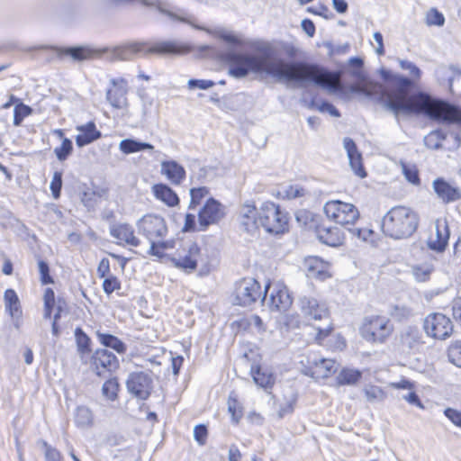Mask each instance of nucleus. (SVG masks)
<instances>
[{
    "instance_id": "6e6552de",
    "label": "nucleus",
    "mask_w": 461,
    "mask_h": 461,
    "mask_svg": "<svg viewBox=\"0 0 461 461\" xmlns=\"http://www.w3.org/2000/svg\"><path fill=\"white\" fill-rule=\"evenodd\" d=\"M360 337L372 345L384 344L394 331L391 320L383 314H372L363 319L359 326Z\"/></svg>"
},
{
    "instance_id": "ea45409f",
    "label": "nucleus",
    "mask_w": 461,
    "mask_h": 461,
    "mask_svg": "<svg viewBox=\"0 0 461 461\" xmlns=\"http://www.w3.org/2000/svg\"><path fill=\"white\" fill-rule=\"evenodd\" d=\"M190 193V201L188 203L189 210L196 209L202 202L209 198L210 195V188L208 186H196L192 187L189 191Z\"/></svg>"
},
{
    "instance_id": "052dcab7",
    "label": "nucleus",
    "mask_w": 461,
    "mask_h": 461,
    "mask_svg": "<svg viewBox=\"0 0 461 461\" xmlns=\"http://www.w3.org/2000/svg\"><path fill=\"white\" fill-rule=\"evenodd\" d=\"M453 319L461 326V296L455 297L451 302Z\"/></svg>"
},
{
    "instance_id": "bf43d9fd",
    "label": "nucleus",
    "mask_w": 461,
    "mask_h": 461,
    "mask_svg": "<svg viewBox=\"0 0 461 461\" xmlns=\"http://www.w3.org/2000/svg\"><path fill=\"white\" fill-rule=\"evenodd\" d=\"M389 386L394 390H408L412 391L415 389V383L406 377H402L397 382L390 383Z\"/></svg>"
},
{
    "instance_id": "0eeeda50",
    "label": "nucleus",
    "mask_w": 461,
    "mask_h": 461,
    "mask_svg": "<svg viewBox=\"0 0 461 461\" xmlns=\"http://www.w3.org/2000/svg\"><path fill=\"white\" fill-rule=\"evenodd\" d=\"M132 58L147 56H176L190 51V48L174 41L126 42Z\"/></svg>"
},
{
    "instance_id": "f257e3e1",
    "label": "nucleus",
    "mask_w": 461,
    "mask_h": 461,
    "mask_svg": "<svg viewBox=\"0 0 461 461\" xmlns=\"http://www.w3.org/2000/svg\"><path fill=\"white\" fill-rule=\"evenodd\" d=\"M230 74L241 77L249 72L266 73L289 81H312L332 91H342L341 71L330 72L316 65L304 63H286L273 56L270 50H258L256 55L228 56Z\"/></svg>"
},
{
    "instance_id": "e433bc0d",
    "label": "nucleus",
    "mask_w": 461,
    "mask_h": 461,
    "mask_svg": "<svg viewBox=\"0 0 461 461\" xmlns=\"http://www.w3.org/2000/svg\"><path fill=\"white\" fill-rule=\"evenodd\" d=\"M60 54L68 56L75 61L88 60L95 57V51L85 46L64 48Z\"/></svg>"
},
{
    "instance_id": "13d9d810",
    "label": "nucleus",
    "mask_w": 461,
    "mask_h": 461,
    "mask_svg": "<svg viewBox=\"0 0 461 461\" xmlns=\"http://www.w3.org/2000/svg\"><path fill=\"white\" fill-rule=\"evenodd\" d=\"M444 415L457 428L461 429V411L455 408H446Z\"/></svg>"
},
{
    "instance_id": "37998d69",
    "label": "nucleus",
    "mask_w": 461,
    "mask_h": 461,
    "mask_svg": "<svg viewBox=\"0 0 461 461\" xmlns=\"http://www.w3.org/2000/svg\"><path fill=\"white\" fill-rule=\"evenodd\" d=\"M32 113V109L20 101L14 109V125L20 126L23 120Z\"/></svg>"
},
{
    "instance_id": "58836bf2",
    "label": "nucleus",
    "mask_w": 461,
    "mask_h": 461,
    "mask_svg": "<svg viewBox=\"0 0 461 461\" xmlns=\"http://www.w3.org/2000/svg\"><path fill=\"white\" fill-rule=\"evenodd\" d=\"M228 412L230 415L231 422L239 425L244 415V408L237 396L230 395L227 400Z\"/></svg>"
},
{
    "instance_id": "680f3d73",
    "label": "nucleus",
    "mask_w": 461,
    "mask_h": 461,
    "mask_svg": "<svg viewBox=\"0 0 461 461\" xmlns=\"http://www.w3.org/2000/svg\"><path fill=\"white\" fill-rule=\"evenodd\" d=\"M97 276L103 278L111 276V265L107 258H103L97 266Z\"/></svg>"
},
{
    "instance_id": "393cba45",
    "label": "nucleus",
    "mask_w": 461,
    "mask_h": 461,
    "mask_svg": "<svg viewBox=\"0 0 461 461\" xmlns=\"http://www.w3.org/2000/svg\"><path fill=\"white\" fill-rule=\"evenodd\" d=\"M303 310L313 322L322 321L332 318L330 311L326 303L315 298L305 299L303 303Z\"/></svg>"
},
{
    "instance_id": "2eb2a0df",
    "label": "nucleus",
    "mask_w": 461,
    "mask_h": 461,
    "mask_svg": "<svg viewBox=\"0 0 461 461\" xmlns=\"http://www.w3.org/2000/svg\"><path fill=\"white\" fill-rule=\"evenodd\" d=\"M44 318L50 319L54 310L52 321V333L55 336L59 334V320L61 318L63 312L68 308V303L65 298L58 297L56 299L55 293L52 288H46L43 294Z\"/></svg>"
},
{
    "instance_id": "4468645a",
    "label": "nucleus",
    "mask_w": 461,
    "mask_h": 461,
    "mask_svg": "<svg viewBox=\"0 0 461 461\" xmlns=\"http://www.w3.org/2000/svg\"><path fill=\"white\" fill-rule=\"evenodd\" d=\"M302 374L316 382L331 378L339 370V364L334 358H316L306 356L300 361Z\"/></svg>"
},
{
    "instance_id": "69168bd1",
    "label": "nucleus",
    "mask_w": 461,
    "mask_h": 461,
    "mask_svg": "<svg viewBox=\"0 0 461 461\" xmlns=\"http://www.w3.org/2000/svg\"><path fill=\"white\" fill-rule=\"evenodd\" d=\"M357 238L362 239L363 240H372L374 238L375 232L369 228H357L351 230Z\"/></svg>"
},
{
    "instance_id": "79ce46f5",
    "label": "nucleus",
    "mask_w": 461,
    "mask_h": 461,
    "mask_svg": "<svg viewBox=\"0 0 461 461\" xmlns=\"http://www.w3.org/2000/svg\"><path fill=\"white\" fill-rule=\"evenodd\" d=\"M348 68L350 77L356 81L359 82L364 79V61L358 57L351 58L348 60Z\"/></svg>"
},
{
    "instance_id": "f704fd0d",
    "label": "nucleus",
    "mask_w": 461,
    "mask_h": 461,
    "mask_svg": "<svg viewBox=\"0 0 461 461\" xmlns=\"http://www.w3.org/2000/svg\"><path fill=\"white\" fill-rule=\"evenodd\" d=\"M52 134L61 140V144L54 149V154L59 161H65L73 152L72 140L65 135L62 129L53 130Z\"/></svg>"
},
{
    "instance_id": "dca6fc26",
    "label": "nucleus",
    "mask_w": 461,
    "mask_h": 461,
    "mask_svg": "<svg viewBox=\"0 0 461 461\" xmlns=\"http://www.w3.org/2000/svg\"><path fill=\"white\" fill-rule=\"evenodd\" d=\"M268 306L272 312L286 313L293 305V297L287 286L281 282L271 284Z\"/></svg>"
},
{
    "instance_id": "473e14b6",
    "label": "nucleus",
    "mask_w": 461,
    "mask_h": 461,
    "mask_svg": "<svg viewBox=\"0 0 461 461\" xmlns=\"http://www.w3.org/2000/svg\"><path fill=\"white\" fill-rule=\"evenodd\" d=\"M337 373L335 385L338 387L356 385L363 376L361 370L352 366H343Z\"/></svg>"
},
{
    "instance_id": "c9c22d12",
    "label": "nucleus",
    "mask_w": 461,
    "mask_h": 461,
    "mask_svg": "<svg viewBox=\"0 0 461 461\" xmlns=\"http://www.w3.org/2000/svg\"><path fill=\"white\" fill-rule=\"evenodd\" d=\"M96 337L102 346L112 348L118 354H125L127 351L126 344L121 340L118 337L109 334L97 332Z\"/></svg>"
},
{
    "instance_id": "7ed1b4c3",
    "label": "nucleus",
    "mask_w": 461,
    "mask_h": 461,
    "mask_svg": "<svg viewBox=\"0 0 461 461\" xmlns=\"http://www.w3.org/2000/svg\"><path fill=\"white\" fill-rule=\"evenodd\" d=\"M290 217L282 206L272 201L262 203L259 208L254 204L245 206L243 225L247 230L262 228L272 235H283L289 230Z\"/></svg>"
},
{
    "instance_id": "864d4df0",
    "label": "nucleus",
    "mask_w": 461,
    "mask_h": 461,
    "mask_svg": "<svg viewBox=\"0 0 461 461\" xmlns=\"http://www.w3.org/2000/svg\"><path fill=\"white\" fill-rule=\"evenodd\" d=\"M52 196L54 199H59L61 194L62 188V172L56 171L53 174L52 180L50 185Z\"/></svg>"
},
{
    "instance_id": "2f4dec72",
    "label": "nucleus",
    "mask_w": 461,
    "mask_h": 461,
    "mask_svg": "<svg viewBox=\"0 0 461 461\" xmlns=\"http://www.w3.org/2000/svg\"><path fill=\"white\" fill-rule=\"evenodd\" d=\"M344 146L348 152L349 163L355 174L363 178L366 176V172L362 163L361 153L357 150V145L352 139L346 138Z\"/></svg>"
},
{
    "instance_id": "338daca9",
    "label": "nucleus",
    "mask_w": 461,
    "mask_h": 461,
    "mask_svg": "<svg viewBox=\"0 0 461 461\" xmlns=\"http://www.w3.org/2000/svg\"><path fill=\"white\" fill-rule=\"evenodd\" d=\"M264 420V417L255 411H250L247 416V421L250 426H262Z\"/></svg>"
},
{
    "instance_id": "de8ad7c7",
    "label": "nucleus",
    "mask_w": 461,
    "mask_h": 461,
    "mask_svg": "<svg viewBox=\"0 0 461 461\" xmlns=\"http://www.w3.org/2000/svg\"><path fill=\"white\" fill-rule=\"evenodd\" d=\"M364 393L368 402L380 401L385 398V392L377 385L368 384L364 388Z\"/></svg>"
},
{
    "instance_id": "3c124183",
    "label": "nucleus",
    "mask_w": 461,
    "mask_h": 461,
    "mask_svg": "<svg viewBox=\"0 0 461 461\" xmlns=\"http://www.w3.org/2000/svg\"><path fill=\"white\" fill-rule=\"evenodd\" d=\"M112 55L117 60L133 59L126 43L113 47L112 50Z\"/></svg>"
},
{
    "instance_id": "f8f14e48",
    "label": "nucleus",
    "mask_w": 461,
    "mask_h": 461,
    "mask_svg": "<svg viewBox=\"0 0 461 461\" xmlns=\"http://www.w3.org/2000/svg\"><path fill=\"white\" fill-rule=\"evenodd\" d=\"M271 282L268 281L265 287L252 276H245L235 283L233 298L236 304L248 306L258 300L266 298L270 289Z\"/></svg>"
},
{
    "instance_id": "a19ab883",
    "label": "nucleus",
    "mask_w": 461,
    "mask_h": 461,
    "mask_svg": "<svg viewBox=\"0 0 461 461\" xmlns=\"http://www.w3.org/2000/svg\"><path fill=\"white\" fill-rule=\"evenodd\" d=\"M120 149L124 154H131L145 149L152 150L154 147L149 143L140 142L131 139H125L120 142Z\"/></svg>"
},
{
    "instance_id": "09e8293b",
    "label": "nucleus",
    "mask_w": 461,
    "mask_h": 461,
    "mask_svg": "<svg viewBox=\"0 0 461 461\" xmlns=\"http://www.w3.org/2000/svg\"><path fill=\"white\" fill-rule=\"evenodd\" d=\"M223 43L231 50H246V42L233 35H221Z\"/></svg>"
},
{
    "instance_id": "b1692460",
    "label": "nucleus",
    "mask_w": 461,
    "mask_h": 461,
    "mask_svg": "<svg viewBox=\"0 0 461 461\" xmlns=\"http://www.w3.org/2000/svg\"><path fill=\"white\" fill-rule=\"evenodd\" d=\"M5 310L14 321L16 328H19L23 319V307L19 296L14 289L8 288L4 293Z\"/></svg>"
},
{
    "instance_id": "bb28decb",
    "label": "nucleus",
    "mask_w": 461,
    "mask_h": 461,
    "mask_svg": "<svg viewBox=\"0 0 461 461\" xmlns=\"http://www.w3.org/2000/svg\"><path fill=\"white\" fill-rule=\"evenodd\" d=\"M151 192L156 200L169 208L176 207L180 203V198L176 192L165 183L153 185Z\"/></svg>"
},
{
    "instance_id": "a18cd8bd",
    "label": "nucleus",
    "mask_w": 461,
    "mask_h": 461,
    "mask_svg": "<svg viewBox=\"0 0 461 461\" xmlns=\"http://www.w3.org/2000/svg\"><path fill=\"white\" fill-rule=\"evenodd\" d=\"M402 173L411 184L419 185L420 184V173L416 165L402 163Z\"/></svg>"
},
{
    "instance_id": "7c9ffc66",
    "label": "nucleus",
    "mask_w": 461,
    "mask_h": 461,
    "mask_svg": "<svg viewBox=\"0 0 461 461\" xmlns=\"http://www.w3.org/2000/svg\"><path fill=\"white\" fill-rule=\"evenodd\" d=\"M433 188L438 196L446 203L456 202L461 198L458 188L451 185L443 178H438L433 182Z\"/></svg>"
},
{
    "instance_id": "39448f33",
    "label": "nucleus",
    "mask_w": 461,
    "mask_h": 461,
    "mask_svg": "<svg viewBox=\"0 0 461 461\" xmlns=\"http://www.w3.org/2000/svg\"><path fill=\"white\" fill-rule=\"evenodd\" d=\"M420 224L418 212L410 206L395 205L383 217L381 229L385 236L406 239L416 232Z\"/></svg>"
},
{
    "instance_id": "1a4fd4ad",
    "label": "nucleus",
    "mask_w": 461,
    "mask_h": 461,
    "mask_svg": "<svg viewBox=\"0 0 461 461\" xmlns=\"http://www.w3.org/2000/svg\"><path fill=\"white\" fill-rule=\"evenodd\" d=\"M311 327L313 344L332 352L343 351L347 348V340L341 333L336 332V324L332 318L324 320L321 323L312 322Z\"/></svg>"
},
{
    "instance_id": "9d476101",
    "label": "nucleus",
    "mask_w": 461,
    "mask_h": 461,
    "mask_svg": "<svg viewBox=\"0 0 461 461\" xmlns=\"http://www.w3.org/2000/svg\"><path fill=\"white\" fill-rule=\"evenodd\" d=\"M323 213L329 221L349 230L360 219V212L354 203L339 199L327 201L323 206Z\"/></svg>"
},
{
    "instance_id": "8fccbe9b",
    "label": "nucleus",
    "mask_w": 461,
    "mask_h": 461,
    "mask_svg": "<svg viewBox=\"0 0 461 461\" xmlns=\"http://www.w3.org/2000/svg\"><path fill=\"white\" fill-rule=\"evenodd\" d=\"M445 23V17L442 13H440L436 8L429 9L426 14V24L428 26H443Z\"/></svg>"
},
{
    "instance_id": "4d7b16f0",
    "label": "nucleus",
    "mask_w": 461,
    "mask_h": 461,
    "mask_svg": "<svg viewBox=\"0 0 461 461\" xmlns=\"http://www.w3.org/2000/svg\"><path fill=\"white\" fill-rule=\"evenodd\" d=\"M194 438L199 445H205L208 438L207 427L203 424L196 425L194 429Z\"/></svg>"
},
{
    "instance_id": "cd10ccee",
    "label": "nucleus",
    "mask_w": 461,
    "mask_h": 461,
    "mask_svg": "<svg viewBox=\"0 0 461 461\" xmlns=\"http://www.w3.org/2000/svg\"><path fill=\"white\" fill-rule=\"evenodd\" d=\"M449 240V229L446 221L438 220L436 221V233L428 240L429 249L436 252H443Z\"/></svg>"
},
{
    "instance_id": "20e7f679",
    "label": "nucleus",
    "mask_w": 461,
    "mask_h": 461,
    "mask_svg": "<svg viewBox=\"0 0 461 461\" xmlns=\"http://www.w3.org/2000/svg\"><path fill=\"white\" fill-rule=\"evenodd\" d=\"M138 232L149 242L148 254L157 258L167 256V250L176 249L174 239L165 240L168 234L166 219L155 212H148L136 222Z\"/></svg>"
},
{
    "instance_id": "412c9836",
    "label": "nucleus",
    "mask_w": 461,
    "mask_h": 461,
    "mask_svg": "<svg viewBox=\"0 0 461 461\" xmlns=\"http://www.w3.org/2000/svg\"><path fill=\"white\" fill-rule=\"evenodd\" d=\"M110 235L116 240V244L122 247H139L140 240L136 236L133 227L127 222H120L110 228Z\"/></svg>"
},
{
    "instance_id": "e2e57ef3",
    "label": "nucleus",
    "mask_w": 461,
    "mask_h": 461,
    "mask_svg": "<svg viewBox=\"0 0 461 461\" xmlns=\"http://www.w3.org/2000/svg\"><path fill=\"white\" fill-rule=\"evenodd\" d=\"M197 230L195 216L193 213H186L185 216V222L182 228L184 232H194Z\"/></svg>"
},
{
    "instance_id": "a211bd4d",
    "label": "nucleus",
    "mask_w": 461,
    "mask_h": 461,
    "mask_svg": "<svg viewBox=\"0 0 461 461\" xmlns=\"http://www.w3.org/2000/svg\"><path fill=\"white\" fill-rule=\"evenodd\" d=\"M225 215L224 206L216 199L209 197L198 212V221L201 230L218 223Z\"/></svg>"
},
{
    "instance_id": "4be33fe9",
    "label": "nucleus",
    "mask_w": 461,
    "mask_h": 461,
    "mask_svg": "<svg viewBox=\"0 0 461 461\" xmlns=\"http://www.w3.org/2000/svg\"><path fill=\"white\" fill-rule=\"evenodd\" d=\"M303 267L310 278L324 281L331 277L330 265L329 262L316 256H309L304 258Z\"/></svg>"
},
{
    "instance_id": "9b49d317",
    "label": "nucleus",
    "mask_w": 461,
    "mask_h": 461,
    "mask_svg": "<svg viewBox=\"0 0 461 461\" xmlns=\"http://www.w3.org/2000/svg\"><path fill=\"white\" fill-rule=\"evenodd\" d=\"M82 361L88 372L98 379L109 377L120 368L119 358L104 348L95 349Z\"/></svg>"
},
{
    "instance_id": "6e6d98bb",
    "label": "nucleus",
    "mask_w": 461,
    "mask_h": 461,
    "mask_svg": "<svg viewBox=\"0 0 461 461\" xmlns=\"http://www.w3.org/2000/svg\"><path fill=\"white\" fill-rule=\"evenodd\" d=\"M41 445L44 448V456L47 461H63V456L57 448L46 441H43Z\"/></svg>"
},
{
    "instance_id": "c85d7f7f",
    "label": "nucleus",
    "mask_w": 461,
    "mask_h": 461,
    "mask_svg": "<svg viewBox=\"0 0 461 461\" xmlns=\"http://www.w3.org/2000/svg\"><path fill=\"white\" fill-rule=\"evenodd\" d=\"M161 174L174 185H180L186 177L185 167L176 160L162 161Z\"/></svg>"
},
{
    "instance_id": "c03bdc74",
    "label": "nucleus",
    "mask_w": 461,
    "mask_h": 461,
    "mask_svg": "<svg viewBox=\"0 0 461 461\" xmlns=\"http://www.w3.org/2000/svg\"><path fill=\"white\" fill-rule=\"evenodd\" d=\"M448 360L461 368V341L456 340L449 344L447 349Z\"/></svg>"
},
{
    "instance_id": "49530a36",
    "label": "nucleus",
    "mask_w": 461,
    "mask_h": 461,
    "mask_svg": "<svg viewBox=\"0 0 461 461\" xmlns=\"http://www.w3.org/2000/svg\"><path fill=\"white\" fill-rule=\"evenodd\" d=\"M104 279L102 287L105 294L110 295L115 291H119L122 288V283L120 279L113 276H108L105 277H103Z\"/></svg>"
},
{
    "instance_id": "c756f323",
    "label": "nucleus",
    "mask_w": 461,
    "mask_h": 461,
    "mask_svg": "<svg viewBox=\"0 0 461 461\" xmlns=\"http://www.w3.org/2000/svg\"><path fill=\"white\" fill-rule=\"evenodd\" d=\"M318 239L324 244L330 247L341 246L345 240V233L336 226H320L316 230Z\"/></svg>"
},
{
    "instance_id": "603ef678",
    "label": "nucleus",
    "mask_w": 461,
    "mask_h": 461,
    "mask_svg": "<svg viewBox=\"0 0 461 461\" xmlns=\"http://www.w3.org/2000/svg\"><path fill=\"white\" fill-rule=\"evenodd\" d=\"M112 55L117 60L133 59L126 43L113 47L112 50Z\"/></svg>"
},
{
    "instance_id": "a878e982",
    "label": "nucleus",
    "mask_w": 461,
    "mask_h": 461,
    "mask_svg": "<svg viewBox=\"0 0 461 461\" xmlns=\"http://www.w3.org/2000/svg\"><path fill=\"white\" fill-rule=\"evenodd\" d=\"M76 130L78 132L75 138L76 144L79 148L89 145L102 137V132L97 129L94 121H89L85 124L77 125Z\"/></svg>"
},
{
    "instance_id": "5fc2aeb1",
    "label": "nucleus",
    "mask_w": 461,
    "mask_h": 461,
    "mask_svg": "<svg viewBox=\"0 0 461 461\" xmlns=\"http://www.w3.org/2000/svg\"><path fill=\"white\" fill-rule=\"evenodd\" d=\"M38 267L40 272V279L42 285H50L54 283V279L50 276V267L47 262L43 260L38 261Z\"/></svg>"
},
{
    "instance_id": "0e129e2a",
    "label": "nucleus",
    "mask_w": 461,
    "mask_h": 461,
    "mask_svg": "<svg viewBox=\"0 0 461 461\" xmlns=\"http://www.w3.org/2000/svg\"><path fill=\"white\" fill-rule=\"evenodd\" d=\"M284 325L287 329H296L299 328L301 325V317L298 313L291 314V315H285Z\"/></svg>"
},
{
    "instance_id": "ddd939ff",
    "label": "nucleus",
    "mask_w": 461,
    "mask_h": 461,
    "mask_svg": "<svg viewBox=\"0 0 461 461\" xmlns=\"http://www.w3.org/2000/svg\"><path fill=\"white\" fill-rule=\"evenodd\" d=\"M422 330L431 339L445 341L455 333V324L452 319L445 313L433 312L425 316Z\"/></svg>"
},
{
    "instance_id": "f03ea898",
    "label": "nucleus",
    "mask_w": 461,
    "mask_h": 461,
    "mask_svg": "<svg viewBox=\"0 0 461 461\" xmlns=\"http://www.w3.org/2000/svg\"><path fill=\"white\" fill-rule=\"evenodd\" d=\"M391 83L392 86L382 93L381 99L395 114H425L433 120L461 125V109L423 92L411 94L415 87L412 79L394 76Z\"/></svg>"
},
{
    "instance_id": "aec40b11",
    "label": "nucleus",
    "mask_w": 461,
    "mask_h": 461,
    "mask_svg": "<svg viewBox=\"0 0 461 461\" xmlns=\"http://www.w3.org/2000/svg\"><path fill=\"white\" fill-rule=\"evenodd\" d=\"M111 88L106 92V99L113 108L117 110L124 109L128 106V81L123 77L113 78L111 80Z\"/></svg>"
},
{
    "instance_id": "6ab92c4d",
    "label": "nucleus",
    "mask_w": 461,
    "mask_h": 461,
    "mask_svg": "<svg viewBox=\"0 0 461 461\" xmlns=\"http://www.w3.org/2000/svg\"><path fill=\"white\" fill-rule=\"evenodd\" d=\"M249 375L255 384L266 393H271L276 384V375L274 370L259 362H254L250 366Z\"/></svg>"
},
{
    "instance_id": "5701e85b",
    "label": "nucleus",
    "mask_w": 461,
    "mask_h": 461,
    "mask_svg": "<svg viewBox=\"0 0 461 461\" xmlns=\"http://www.w3.org/2000/svg\"><path fill=\"white\" fill-rule=\"evenodd\" d=\"M235 334L263 332L266 330L262 319L257 314H244L230 324Z\"/></svg>"
},
{
    "instance_id": "4c0bfd02",
    "label": "nucleus",
    "mask_w": 461,
    "mask_h": 461,
    "mask_svg": "<svg viewBox=\"0 0 461 461\" xmlns=\"http://www.w3.org/2000/svg\"><path fill=\"white\" fill-rule=\"evenodd\" d=\"M75 339L77 352L83 360L86 355L88 356L91 352H93L91 349V339L79 327L75 330Z\"/></svg>"
},
{
    "instance_id": "72a5a7b5",
    "label": "nucleus",
    "mask_w": 461,
    "mask_h": 461,
    "mask_svg": "<svg viewBox=\"0 0 461 461\" xmlns=\"http://www.w3.org/2000/svg\"><path fill=\"white\" fill-rule=\"evenodd\" d=\"M104 379L101 388L102 396L105 401L110 402L118 401L121 392V384L118 376L113 375Z\"/></svg>"
},
{
    "instance_id": "774afa93",
    "label": "nucleus",
    "mask_w": 461,
    "mask_h": 461,
    "mask_svg": "<svg viewBox=\"0 0 461 461\" xmlns=\"http://www.w3.org/2000/svg\"><path fill=\"white\" fill-rule=\"evenodd\" d=\"M392 315L397 321H402L407 320L410 317L411 312L409 309H407L405 307L400 308V307L396 306L394 308Z\"/></svg>"
},
{
    "instance_id": "423d86ee",
    "label": "nucleus",
    "mask_w": 461,
    "mask_h": 461,
    "mask_svg": "<svg viewBox=\"0 0 461 461\" xmlns=\"http://www.w3.org/2000/svg\"><path fill=\"white\" fill-rule=\"evenodd\" d=\"M167 256L158 258L160 262H170L175 267L180 269L185 274H192L196 271L199 264H203L206 272L212 268V264L209 260L204 261V255L200 245L192 242L188 246H180L172 250H167Z\"/></svg>"
},
{
    "instance_id": "f3484780",
    "label": "nucleus",
    "mask_w": 461,
    "mask_h": 461,
    "mask_svg": "<svg viewBox=\"0 0 461 461\" xmlns=\"http://www.w3.org/2000/svg\"><path fill=\"white\" fill-rule=\"evenodd\" d=\"M126 386L136 398L147 400L151 394L153 381L148 374L142 371L132 372L126 380Z\"/></svg>"
}]
</instances>
